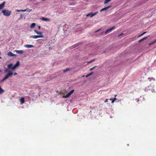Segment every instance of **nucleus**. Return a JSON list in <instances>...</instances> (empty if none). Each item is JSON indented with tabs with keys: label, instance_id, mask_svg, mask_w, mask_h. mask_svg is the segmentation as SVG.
<instances>
[{
	"label": "nucleus",
	"instance_id": "1",
	"mask_svg": "<svg viewBox=\"0 0 156 156\" xmlns=\"http://www.w3.org/2000/svg\"><path fill=\"white\" fill-rule=\"evenodd\" d=\"M2 12L4 15L5 16H9L11 15V12L8 10H4Z\"/></svg>",
	"mask_w": 156,
	"mask_h": 156
},
{
	"label": "nucleus",
	"instance_id": "2",
	"mask_svg": "<svg viewBox=\"0 0 156 156\" xmlns=\"http://www.w3.org/2000/svg\"><path fill=\"white\" fill-rule=\"evenodd\" d=\"M34 31L38 35H37V36H39V38H43L44 37V36L42 34V33L41 32H39L37 31L36 30H34Z\"/></svg>",
	"mask_w": 156,
	"mask_h": 156
},
{
	"label": "nucleus",
	"instance_id": "3",
	"mask_svg": "<svg viewBox=\"0 0 156 156\" xmlns=\"http://www.w3.org/2000/svg\"><path fill=\"white\" fill-rule=\"evenodd\" d=\"M20 65V62L19 61H18L15 64V65L13 66L11 68V69L12 70H15V69H16V68H17Z\"/></svg>",
	"mask_w": 156,
	"mask_h": 156
},
{
	"label": "nucleus",
	"instance_id": "4",
	"mask_svg": "<svg viewBox=\"0 0 156 156\" xmlns=\"http://www.w3.org/2000/svg\"><path fill=\"white\" fill-rule=\"evenodd\" d=\"M74 91V90H71L69 93L66 95L63 96V98H66L68 97Z\"/></svg>",
	"mask_w": 156,
	"mask_h": 156
},
{
	"label": "nucleus",
	"instance_id": "5",
	"mask_svg": "<svg viewBox=\"0 0 156 156\" xmlns=\"http://www.w3.org/2000/svg\"><path fill=\"white\" fill-rule=\"evenodd\" d=\"M115 27V26H113L112 27L108 29L105 32V34H107L108 33L111 32L112 30L114 29Z\"/></svg>",
	"mask_w": 156,
	"mask_h": 156
},
{
	"label": "nucleus",
	"instance_id": "6",
	"mask_svg": "<svg viewBox=\"0 0 156 156\" xmlns=\"http://www.w3.org/2000/svg\"><path fill=\"white\" fill-rule=\"evenodd\" d=\"M40 19L44 21L45 22H50L51 20L49 18L44 17H41L40 18Z\"/></svg>",
	"mask_w": 156,
	"mask_h": 156
},
{
	"label": "nucleus",
	"instance_id": "7",
	"mask_svg": "<svg viewBox=\"0 0 156 156\" xmlns=\"http://www.w3.org/2000/svg\"><path fill=\"white\" fill-rule=\"evenodd\" d=\"M13 74V73L11 71L8 72V73L5 76V77L7 79H8L9 77H11Z\"/></svg>",
	"mask_w": 156,
	"mask_h": 156
},
{
	"label": "nucleus",
	"instance_id": "8",
	"mask_svg": "<svg viewBox=\"0 0 156 156\" xmlns=\"http://www.w3.org/2000/svg\"><path fill=\"white\" fill-rule=\"evenodd\" d=\"M98 13V12H95V13H90V14H87V15H86V17H88V16H89V15H90V17L91 18L92 17H93V16H94L95 15Z\"/></svg>",
	"mask_w": 156,
	"mask_h": 156
},
{
	"label": "nucleus",
	"instance_id": "9",
	"mask_svg": "<svg viewBox=\"0 0 156 156\" xmlns=\"http://www.w3.org/2000/svg\"><path fill=\"white\" fill-rule=\"evenodd\" d=\"M15 51L16 52V53L19 54H22L24 52V51L23 50H15Z\"/></svg>",
	"mask_w": 156,
	"mask_h": 156
},
{
	"label": "nucleus",
	"instance_id": "10",
	"mask_svg": "<svg viewBox=\"0 0 156 156\" xmlns=\"http://www.w3.org/2000/svg\"><path fill=\"white\" fill-rule=\"evenodd\" d=\"M7 55L11 57L16 56V55L13 54L12 52L9 51L7 53Z\"/></svg>",
	"mask_w": 156,
	"mask_h": 156
},
{
	"label": "nucleus",
	"instance_id": "11",
	"mask_svg": "<svg viewBox=\"0 0 156 156\" xmlns=\"http://www.w3.org/2000/svg\"><path fill=\"white\" fill-rule=\"evenodd\" d=\"M5 5V2H4L3 3L0 4V10L2 9L4 7Z\"/></svg>",
	"mask_w": 156,
	"mask_h": 156
},
{
	"label": "nucleus",
	"instance_id": "12",
	"mask_svg": "<svg viewBox=\"0 0 156 156\" xmlns=\"http://www.w3.org/2000/svg\"><path fill=\"white\" fill-rule=\"evenodd\" d=\"M24 47L26 48H32L34 47V46L30 44H26L24 45Z\"/></svg>",
	"mask_w": 156,
	"mask_h": 156
},
{
	"label": "nucleus",
	"instance_id": "13",
	"mask_svg": "<svg viewBox=\"0 0 156 156\" xmlns=\"http://www.w3.org/2000/svg\"><path fill=\"white\" fill-rule=\"evenodd\" d=\"M110 7H111V6H108L107 7H106L104 8L103 9H101L100 10V12H102V11H105V10H107L109 8H110Z\"/></svg>",
	"mask_w": 156,
	"mask_h": 156
},
{
	"label": "nucleus",
	"instance_id": "14",
	"mask_svg": "<svg viewBox=\"0 0 156 156\" xmlns=\"http://www.w3.org/2000/svg\"><path fill=\"white\" fill-rule=\"evenodd\" d=\"M36 25V24L35 23H32L30 26V28L31 29L34 28Z\"/></svg>",
	"mask_w": 156,
	"mask_h": 156
},
{
	"label": "nucleus",
	"instance_id": "15",
	"mask_svg": "<svg viewBox=\"0 0 156 156\" xmlns=\"http://www.w3.org/2000/svg\"><path fill=\"white\" fill-rule=\"evenodd\" d=\"M30 38L36 39L37 38H39V36H37V35H32L30 37Z\"/></svg>",
	"mask_w": 156,
	"mask_h": 156
},
{
	"label": "nucleus",
	"instance_id": "16",
	"mask_svg": "<svg viewBox=\"0 0 156 156\" xmlns=\"http://www.w3.org/2000/svg\"><path fill=\"white\" fill-rule=\"evenodd\" d=\"M20 102L22 104L24 103V98H21L20 99Z\"/></svg>",
	"mask_w": 156,
	"mask_h": 156
},
{
	"label": "nucleus",
	"instance_id": "17",
	"mask_svg": "<svg viewBox=\"0 0 156 156\" xmlns=\"http://www.w3.org/2000/svg\"><path fill=\"white\" fill-rule=\"evenodd\" d=\"M32 10V9H30L27 8L23 10V12L27 11L28 12H30Z\"/></svg>",
	"mask_w": 156,
	"mask_h": 156
},
{
	"label": "nucleus",
	"instance_id": "18",
	"mask_svg": "<svg viewBox=\"0 0 156 156\" xmlns=\"http://www.w3.org/2000/svg\"><path fill=\"white\" fill-rule=\"evenodd\" d=\"M4 92V90H3L0 86V94H1L3 93Z\"/></svg>",
	"mask_w": 156,
	"mask_h": 156
},
{
	"label": "nucleus",
	"instance_id": "19",
	"mask_svg": "<svg viewBox=\"0 0 156 156\" xmlns=\"http://www.w3.org/2000/svg\"><path fill=\"white\" fill-rule=\"evenodd\" d=\"M96 60V59H93V60H92L89 61V62H87V63L88 64H89V63H90L91 62H93L94 61H95Z\"/></svg>",
	"mask_w": 156,
	"mask_h": 156
},
{
	"label": "nucleus",
	"instance_id": "20",
	"mask_svg": "<svg viewBox=\"0 0 156 156\" xmlns=\"http://www.w3.org/2000/svg\"><path fill=\"white\" fill-rule=\"evenodd\" d=\"M13 65V64L11 63L8 65V69H10L11 67Z\"/></svg>",
	"mask_w": 156,
	"mask_h": 156
},
{
	"label": "nucleus",
	"instance_id": "21",
	"mask_svg": "<svg viewBox=\"0 0 156 156\" xmlns=\"http://www.w3.org/2000/svg\"><path fill=\"white\" fill-rule=\"evenodd\" d=\"M93 72H92V73L88 74V75H86V77L87 78V77H88L89 76L93 74Z\"/></svg>",
	"mask_w": 156,
	"mask_h": 156
},
{
	"label": "nucleus",
	"instance_id": "22",
	"mask_svg": "<svg viewBox=\"0 0 156 156\" xmlns=\"http://www.w3.org/2000/svg\"><path fill=\"white\" fill-rule=\"evenodd\" d=\"M111 0H105L104 3L106 4L111 1Z\"/></svg>",
	"mask_w": 156,
	"mask_h": 156
},
{
	"label": "nucleus",
	"instance_id": "23",
	"mask_svg": "<svg viewBox=\"0 0 156 156\" xmlns=\"http://www.w3.org/2000/svg\"><path fill=\"white\" fill-rule=\"evenodd\" d=\"M148 80H149L150 81H151V80H153V81L154 80V79L153 78H148Z\"/></svg>",
	"mask_w": 156,
	"mask_h": 156
},
{
	"label": "nucleus",
	"instance_id": "24",
	"mask_svg": "<svg viewBox=\"0 0 156 156\" xmlns=\"http://www.w3.org/2000/svg\"><path fill=\"white\" fill-rule=\"evenodd\" d=\"M156 42V39H155L154 41H153V42H152V43L149 44V45H151L153 44L154 43H155Z\"/></svg>",
	"mask_w": 156,
	"mask_h": 156
},
{
	"label": "nucleus",
	"instance_id": "25",
	"mask_svg": "<svg viewBox=\"0 0 156 156\" xmlns=\"http://www.w3.org/2000/svg\"><path fill=\"white\" fill-rule=\"evenodd\" d=\"M16 11L18 12H23V10H19L16 9Z\"/></svg>",
	"mask_w": 156,
	"mask_h": 156
},
{
	"label": "nucleus",
	"instance_id": "26",
	"mask_svg": "<svg viewBox=\"0 0 156 156\" xmlns=\"http://www.w3.org/2000/svg\"><path fill=\"white\" fill-rule=\"evenodd\" d=\"M146 33V32H144L142 34H141V35H139L138 37H140L143 35H144V34H145Z\"/></svg>",
	"mask_w": 156,
	"mask_h": 156
},
{
	"label": "nucleus",
	"instance_id": "27",
	"mask_svg": "<svg viewBox=\"0 0 156 156\" xmlns=\"http://www.w3.org/2000/svg\"><path fill=\"white\" fill-rule=\"evenodd\" d=\"M7 79L6 77L5 76V77L1 81V82H2L5 80L6 79Z\"/></svg>",
	"mask_w": 156,
	"mask_h": 156
},
{
	"label": "nucleus",
	"instance_id": "28",
	"mask_svg": "<svg viewBox=\"0 0 156 156\" xmlns=\"http://www.w3.org/2000/svg\"><path fill=\"white\" fill-rule=\"evenodd\" d=\"M69 70V68L63 70V72H65L68 71Z\"/></svg>",
	"mask_w": 156,
	"mask_h": 156
},
{
	"label": "nucleus",
	"instance_id": "29",
	"mask_svg": "<svg viewBox=\"0 0 156 156\" xmlns=\"http://www.w3.org/2000/svg\"><path fill=\"white\" fill-rule=\"evenodd\" d=\"M110 100L112 101V103H114V102L115 101V100H114L113 99H111V98H110Z\"/></svg>",
	"mask_w": 156,
	"mask_h": 156
},
{
	"label": "nucleus",
	"instance_id": "30",
	"mask_svg": "<svg viewBox=\"0 0 156 156\" xmlns=\"http://www.w3.org/2000/svg\"><path fill=\"white\" fill-rule=\"evenodd\" d=\"M147 37H144L143 38H142V39L143 41H144V40H145L146 39H147Z\"/></svg>",
	"mask_w": 156,
	"mask_h": 156
},
{
	"label": "nucleus",
	"instance_id": "31",
	"mask_svg": "<svg viewBox=\"0 0 156 156\" xmlns=\"http://www.w3.org/2000/svg\"><path fill=\"white\" fill-rule=\"evenodd\" d=\"M143 41V40L142 39H140V40L138 41V42H139V43H140V42H141V41Z\"/></svg>",
	"mask_w": 156,
	"mask_h": 156
},
{
	"label": "nucleus",
	"instance_id": "32",
	"mask_svg": "<svg viewBox=\"0 0 156 156\" xmlns=\"http://www.w3.org/2000/svg\"><path fill=\"white\" fill-rule=\"evenodd\" d=\"M108 99H106L105 100V103L107 102H108Z\"/></svg>",
	"mask_w": 156,
	"mask_h": 156
},
{
	"label": "nucleus",
	"instance_id": "33",
	"mask_svg": "<svg viewBox=\"0 0 156 156\" xmlns=\"http://www.w3.org/2000/svg\"><path fill=\"white\" fill-rule=\"evenodd\" d=\"M23 15L22 14H21L20 16V18H21V19H22L23 18Z\"/></svg>",
	"mask_w": 156,
	"mask_h": 156
},
{
	"label": "nucleus",
	"instance_id": "34",
	"mask_svg": "<svg viewBox=\"0 0 156 156\" xmlns=\"http://www.w3.org/2000/svg\"><path fill=\"white\" fill-rule=\"evenodd\" d=\"M97 67V66H95L93 67V69H95Z\"/></svg>",
	"mask_w": 156,
	"mask_h": 156
},
{
	"label": "nucleus",
	"instance_id": "35",
	"mask_svg": "<svg viewBox=\"0 0 156 156\" xmlns=\"http://www.w3.org/2000/svg\"><path fill=\"white\" fill-rule=\"evenodd\" d=\"M123 35V34H120L119 35V36H118V37H119L120 36H121L122 35Z\"/></svg>",
	"mask_w": 156,
	"mask_h": 156
},
{
	"label": "nucleus",
	"instance_id": "36",
	"mask_svg": "<svg viewBox=\"0 0 156 156\" xmlns=\"http://www.w3.org/2000/svg\"><path fill=\"white\" fill-rule=\"evenodd\" d=\"M38 28L39 30H40V28H41V27L39 26H38Z\"/></svg>",
	"mask_w": 156,
	"mask_h": 156
},
{
	"label": "nucleus",
	"instance_id": "37",
	"mask_svg": "<svg viewBox=\"0 0 156 156\" xmlns=\"http://www.w3.org/2000/svg\"><path fill=\"white\" fill-rule=\"evenodd\" d=\"M93 68H91L90 69V71H92V70H93Z\"/></svg>",
	"mask_w": 156,
	"mask_h": 156
},
{
	"label": "nucleus",
	"instance_id": "38",
	"mask_svg": "<svg viewBox=\"0 0 156 156\" xmlns=\"http://www.w3.org/2000/svg\"><path fill=\"white\" fill-rule=\"evenodd\" d=\"M8 70V69H6L5 70V71L6 72H7Z\"/></svg>",
	"mask_w": 156,
	"mask_h": 156
},
{
	"label": "nucleus",
	"instance_id": "39",
	"mask_svg": "<svg viewBox=\"0 0 156 156\" xmlns=\"http://www.w3.org/2000/svg\"><path fill=\"white\" fill-rule=\"evenodd\" d=\"M17 73H15L14 74V75H17Z\"/></svg>",
	"mask_w": 156,
	"mask_h": 156
},
{
	"label": "nucleus",
	"instance_id": "40",
	"mask_svg": "<svg viewBox=\"0 0 156 156\" xmlns=\"http://www.w3.org/2000/svg\"><path fill=\"white\" fill-rule=\"evenodd\" d=\"M151 91L153 92L154 91V89H152Z\"/></svg>",
	"mask_w": 156,
	"mask_h": 156
},
{
	"label": "nucleus",
	"instance_id": "41",
	"mask_svg": "<svg viewBox=\"0 0 156 156\" xmlns=\"http://www.w3.org/2000/svg\"><path fill=\"white\" fill-rule=\"evenodd\" d=\"M116 99V98H114L113 100H115V101Z\"/></svg>",
	"mask_w": 156,
	"mask_h": 156
},
{
	"label": "nucleus",
	"instance_id": "42",
	"mask_svg": "<svg viewBox=\"0 0 156 156\" xmlns=\"http://www.w3.org/2000/svg\"><path fill=\"white\" fill-rule=\"evenodd\" d=\"M99 30H100V29L97 30V31H96V32H98Z\"/></svg>",
	"mask_w": 156,
	"mask_h": 156
},
{
	"label": "nucleus",
	"instance_id": "43",
	"mask_svg": "<svg viewBox=\"0 0 156 156\" xmlns=\"http://www.w3.org/2000/svg\"><path fill=\"white\" fill-rule=\"evenodd\" d=\"M82 77H84V76H82Z\"/></svg>",
	"mask_w": 156,
	"mask_h": 156
},
{
	"label": "nucleus",
	"instance_id": "44",
	"mask_svg": "<svg viewBox=\"0 0 156 156\" xmlns=\"http://www.w3.org/2000/svg\"><path fill=\"white\" fill-rule=\"evenodd\" d=\"M1 72V70H0V72Z\"/></svg>",
	"mask_w": 156,
	"mask_h": 156
}]
</instances>
